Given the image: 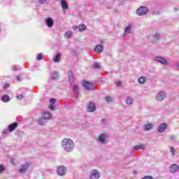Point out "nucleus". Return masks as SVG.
I'll list each match as a JSON object with an SVG mask.
<instances>
[{
	"instance_id": "obj_1",
	"label": "nucleus",
	"mask_w": 179,
	"mask_h": 179,
	"mask_svg": "<svg viewBox=\"0 0 179 179\" xmlns=\"http://www.w3.org/2000/svg\"><path fill=\"white\" fill-rule=\"evenodd\" d=\"M62 148L67 152H73L75 149V143L71 139L64 138L62 141Z\"/></svg>"
},
{
	"instance_id": "obj_2",
	"label": "nucleus",
	"mask_w": 179,
	"mask_h": 179,
	"mask_svg": "<svg viewBox=\"0 0 179 179\" xmlns=\"http://www.w3.org/2000/svg\"><path fill=\"white\" fill-rule=\"evenodd\" d=\"M31 166V162H27L20 166V169H18L19 173L21 174H26L29 171V168Z\"/></svg>"
},
{
	"instance_id": "obj_3",
	"label": "nucleus",
	"mask_w": 179,
	"mask_h": 179,
	"mask_svg": "<svg viewBox=\"0 0 179 179\" xmlns=\"http://www.w3.org/2000/svg\"><path fill=\"white\" fill-rule=\"evenodd\" d=\"M148 12H149L148 7L141 6L136 10V13L138 16H145V15H147Z\"/></svg>"
},
{
	"instance_id": "obj_4",
	"label": "nucleus",
	"mask_w": 179,
	"mask_h": 179,
	"mask_svg": "<svg viewBox=\"0 0 179 179\" xmlns=\"http://www.w3.org/2000/svg\"><path fill=\"white\" fill-rule=\"evenodd\" d=\"M155 61L156 62H158L159 64H161L162 65H166L167 66H170V62L166 60L165 58L160 57V56H156L154 57Z\"/></svg>"
},
{
	"instance_id": "obj_5",
	"label": "nucleus",
	"mask_w": 179,
	"mask_h": 179,
	"mask_svg": "<svg viewBox=\"0 0 179 179\" xmlns=\"http://www.w3.org/2000/svg\"><path fill=\"white\" fill-rule=\"evenodd\" d=\"M83 87H85L86 90H88V92H90L91 90H94V85H93V83L89 81H83Z\"/></svg>"
},
{
	"instance_id": "obj_6",
	"label": "nucleus",
	"mask_w": 179,
	"mask_h": 179,
	"mask_svg": "<svg viewBox=\"0 0 179 179\" xmlns=\"http://www.w3.org/2000/svg\"><path fill=\"white\" fill-rule=\"evenodd\" d=\"M166 97H167V94H166V92H159L156 94L155 99L157 100V101H163V100H164Z\"/></svg>"
},
{
	"instance_id": "obj_7",
	"label": "nucleus",
	"mask_w": 179,
	"mask_h": 179,
	"mask_svg": "<svg viewBox=\"0 0 179 179\" xmlns=\"http://www.w3.org/2000/svg\"><path fill=\"white\" fill-rule=\"evenodd\" d=\"M90 179H100V172L97 169L92 170L90 174Z\"/></svg>"
},
{
	"instance_id": "obj_8",
	"label": "nucleus",
	"mask_w": 179,
	"mask_h": 179,
	"mask_svg": "<svg viewBox=\"0 0 179 179\" xmlns=\"http://www.w3.org/2000/svg\"><path fill=\"white\" fill-rule=\"evenodd\" d=\"M87 110L88 113H94L96 111V104L92 101L89 102Z\"/></svg>"
},
{
	"instance_id": "obj_9",
	"label": "nucleus",
	"mask_w": 179,
	"mask_h": 179,
	"mask_svg": "<svg viewBox=\"0 0 179 179\" xmlns=\"http://www.w3.org/2000/svg\"><path fill=\"white\" fill-rule=\"evenodd\" d=\"M178 170H179V166L177 164H173L171 165L169 167V171L172 174L177 173V171H178Z\"/></svg>"
},
{
	"instance_id": "obj_10",
	"label": "nucleus",
	"mask_w": 179,
	"mask_h": 179,
	"mask_svg": "<svg viewBox=\"0 0 179 179\" xmlns=\"http://www.w3.org/2000/svg\"><path fill=\"white\" fill-rule=\"evenodd\" d=\"M57 174L60 176H65L66 174V169L64 166H59L57 168Z\"/></svg>"
},
{
	"instance_id": "obj_11",
	"label": "nucleus",
	"mask_w": 179,
	"mask_h": 179,
	"mask_svg": "<svg viewBox=\"0 0 179 179\" xmlns=\"http://www.w3.org/2000/svg\"><path fill=\"white\" fill-rule=\"evenodd\" d=\"M68 78L70 85H73V83H75V76L73 75V72L69 71Z\"/></svg>"
},
{
	"instance_id": "obj_12",
	"label": "nucleus",
	"mask_w": 179,
	"mask_h": 179,
	"mask_svg": "<svg viewBox=\"0 0 179 179\" xmlns=\"http://www.w3.org/2000/svg\"><path fill=\"white\" fill-rule=\"evenodd\" d=\"M41 117L44 119L46 120V121H48L52 118V115L50 112H43L41 114Z\"/></svg>"
},
{
	"instance_id": "obj_13",
	"label": "nucleus",
	"mask_w": 179,
	"mask_h": 179,
	"mask_svg": "<svg viewBox=\"0 0 179 179\" xmlns=\"http://www.w3.org/2000/svg\"><path fill=\"white\" fill-rule=\"evenodd\" d=\"M107 138V136H106L105 134H101L99 136V141L100 143H102V145H104L105 143H107V140L106 139Z\"/></svg>"
},
{
	"instance_id": "obj_14",
	"label": "nucleus",
	"mask_w": 179,
	"mask_h": 179,
	"mask_svg": "<svg viewBox=\"0 0 179 179\" xmlns=\"http://www.w3.org/2000/svg\"><path fill=\"white\" fill-rule=\"evenodd\" d=\"M18 125H19V123H17L16 122L8 125L9 132H13V131H15V129H16V128H17Z\"/></svg>"
},
{
	"instance_id": "obj_15",
	"label": "nucleus",
	"mask_w": 179,
	"mask_h": 179,
	"mask_svg": "<svg viewBox=\"0 0 179 179\" xmlns=\"http://www.w3.org/2000/svg\"><path fill=\"white\" fill-rule=\"evenodd\" d=\"M167 129V123H162L158 127V132H164Z\"/></svg>"
},
{
	"instance_id": "obj_16",
	"label": "nucleus",
	"mask_w": 179,
	"mask_h": 179,
	"mask_svg": "<svg viewBox=\"0 0 179 179\" xmlns=\"http://www.w3.org/2000/svg\"><path fill=\"white\" fill-rule=\"evenodd\" d=\"M45 24L48 27H52V26H54V20L51 17H48L45 19Z\"/></svg>"
},
{
	"instance_id": "obj_17",
	"label": "nucleus",
	"mask_w": 179,
	"mask_h": 179,
	"mask_svg": "<svg viewBox=\"0 0 179 179\" xmlns=\"http://www.w3.org/2000/svg\"><path fill=\"white\" fill-rule=\"evenodd\" d=\"M103 51H104V48L102 45H98L94 48V52H97L98 54H101Z\"/></svg>"
},
{
	"instance_id": "obj_18",
	"label": "nucleus",
	"mask_w": 179,
	"mask_h": 179,
	"mask_svg": "<svg viewBox=\"0 0 179 179\" xmlns=\"http://www.w3.org/2000/svg\"><path fill=\"white\" fill-rule=\"evenodd\" d=\"M38 124L41 125V127H44L47 124V120L41 116L38 120Z\"/></svg>"
},
{
	"instance_id": "obj_19",
	"label": "nucleus",
	"mask_w": 179,
	"mask_h": 179,
	"mask_svg": "<svg viewBox=\"0 0 179 179\" xmlns=\"http://www.w3.org/2000/svg\"><path fill=\"white\" fill-rule=\"evenodd\" d=\"M61 6L62 8L63 12H65L66 9H68V2H66V0H61Z\"/></svg>"
},
{
	"instance_id": "obj_20",
	"label": "nucleus",
	"mask_w": 179,
	"mask_h": 179,
	"mask_svg": "<svg viewBox=\"0 0 179 179\" xmlns=\"http://www.w3.org/2000/svg\"><path fill=\"white\" fill-rule=\"evenodd\" d=\"M59 78V73L57 71H53L52 74V80H57Z\"/></svg>"
},
{
	"instance_id": "obj_21",
	"label": "nucleus",
	"mask_w": 179,
	"mask_h": 179,
	"mask_svg": "<svg viewBox=\"0 0 179 179\" xmlns=\"http://www.w3.org/2000/svg\"><path fill=\"white\" fill-rule=\"evenodd\" d=\"M1 100L3 103H8V101H10V97L8 95H3Z\"/></svg>"
},
{
	"instance_id": "obj_22",
	"label": "nucleus",
	"mask_w": 179,
	"mask_h": 179,
	"mask_svg": "<svg viewBox=\"0 0 179 179\" xmlns=\"http://www.w3.org/2000/svg\"><path fill=\"white\" fill-rule=\"evenodd\" d=\"M153 129V124L148 123L144 125V131H150Z\"/></svg>"
},
{
	"instance_id": "obj_23",
	"label": "nucleus",
	"mask_w": 179,
	"mask_h": 179,
	"mask_svg": "<svg viewBox=\"0 0 179 179\" xmlns=\"http://www.w3.org/2000/svg\"><path fill=\"white\" fill-rule=\"evenodd\" d=\"M153 38H154V41H159V40H160V38H162L160 34H159L158 32H156L153 36H152Z\"/></svg>"
},
{
	"instance_id": "obj_24",
	"label": "nucleus",
	"mask_w": 179,
	"mask_h": 179,
	"mask_svg": "<svg viewBox=\"0 0 179 179\" xmlns=\"http://www.w3.org/2000/svg\"><path fill=\"white\" fill-rule=\"evenodd\" d=\"M131 25H128L124 29V36H127V34H129L131 33Z\"/></svg>"
},
{
	"instance_id": "obj_25",
	"label": "nucleus",
	"mask_w": 179,
	"mask_h": 179,
	"mask_svg": "<svg viewBox=\"0 0 179 179\" xmlns=\"http://www.w3.org/2000/svg\"><path fill=\"white\" fill-rule=\"evenodd\" d=\"M53 60H54V62H56V63L59 62V61H61V53L59 52L57 53Z\"/></svg>"
},
{
	"instance_id": "obj_26",
	"label": "nucleus",
	"mask_w": 179,
	"mask_h": 179,
	"mask_svg": "<svg viewBox=\"0 0 179 179\" xmlns=\"http://www.w3.org/2000/svg\"><path fill=\"white\" fill-rule=\"evenodd\" d=\"M87 27L85 25V24H81L78 26V30L80 31H86Z\"/></svg>"
},
{
	"instance_id": "obj_27",
	"label": "nucleus",
	"mask_w": 179,
	"mask_h": 179,
	"mask_svg": "<svg viewBox=\"0 0 179 179\" xmlns=\"http://www.w3.org/2000/svg\"><path fill=\"white\" fill-rule=\"evenodd\" d=\"M138 83L141 85H145V83H146V77H140L138 78Z\"/></svg>"
},
{
	"instance_id": "obj_28",
	"label": "nucleus",
	"mask_w": 179,
	"mask_h": 179,
	"mask_svg": "<svg viewBox=\"0 0 179 179\" xmlns=\"http://www.w3.org/2000/svg\"><path fill=\"white\" fill-rule=\"evenodd\" d=\"M73 92H74V93H76V94H79V86L78 85H74L73 88Z\"/></svg>"
},
{
	"instance_id": "obj_29",
	"label": "nucleus",
	"mask_w": 179,
	"mask_h": 179,
	"mask_svg": "<svg viewBox=\"0 0 179 179\" xmlns=\"http://www.w3.org/2000/svg\"><path fill=\"white\" fill-rule=\"evenodd\" d=\"M145 145H143V144L138 145L134 146V150H139V149H143Z\"/></svg>"
},
{
	"instance_id": "obj_30",
	"label": "nucleus",
	"mask_w": 179,
	"mask_h": 179,
	"mask_svg": "<svg viewBox=\"0 0 179 179\" xmlns=\"http://www.w3.org/2000/svg\"><path fill=\"white\" fill-rule=\"evenodd\" d=\"M64 37L66 38H71V37H72V32L71 31H66L64 34Z\"/></svg>"
},
{
	"instance_id": "obj_31",
	"label": "nucleus",
	"mask_w": 179,
	"mask_h": 179,
	"mask_svg": "<svg viewBox=\"0 0 179 179\" xmlns=\"http://www.w3.org/2000/svg\"><path fill=\"white\" fill-rule=\"evenodd\" d=\"M133 102H134V100L132 99V98L131 96H128L126 101L127 104L128 105L132 104Z\"/></svg>"
},
{
	"instance_id": "obj_32",
	"label": "nucleus",
	"mask_w": 179,
	"mask_h": 179,
	"mask_svg": "<svg viewBox=\"0 0 179 179\" xmlns=\"http://www.w3.org/2000/svg\"><path fill=\"white\" fill-rule=\"evenodd\" d=\"M93 68L94 69H101V67L100 66V64H99V63L97 62H95L94 64H93Z\"/></svg>"
},
{
	"instance_id": "obj_33",
	"label": "nucleus",
	"mask_w": 179,
	"mask_h": 179,
	"mask_svg": "<svg viewBox=\"0 0 179 179\" xmlns=\"http://www.w3.org/2000/svg\"><path fill=\"white\" fill-rule=\"evenodd\" d=\"M105 100L107 103H111L113 101V99L110 98V96H106Z\"/></svg>"
},
{
	"instance_id": "obj_34",
	"label": "nucleus",
	"mask_w": 179,
	"mask_h": 179,
	"mask_svg": "<svg viewBox=\"0 0 179 179\" xmlns=\"http://www.w3.org/2000/svg\"><path fill=\"white\" fill-rule=\"evenodd\" d=\"M170 141H171L172 142H176V141H177V138H176V136L172 135L170 136Z\"/></svg>"
},
{
	"instance_id": "obj_35",
	"label": "nucleus",
	"mask_w": 179,
	"mask_h": 179,
	"mask_svg": "<svg viewBox=\"0 0 179 179\" xmlns=\"http://www.w3.org/2000/svg\"><path fill=\"white\" fill-rule=\"evenodd\" d=\"M41 59H43V55L41 53H39L37 55V60L38 61H41Z\"/></svg>"
},
{
	"instance_id": "obj_36",
	"label": "nucleus",
	"mask_w": 179,
	"mask_h": 179,
	"mask_svg": "<svg viewBox=\"0 0 179 179\" xmlns=\"http://www.w3.org/2000/svg\"><path fill=\"white\" fill-rule=\"evenodd\" d=\"M3 87V89H9V87H10V85L9 83H5Z\"/></svg>"
},
{
	"instance_id": "obj_37",
	"label": "nucleus",
	"mask_w": 179,
	"mask_h": 179,
	"mask_svg": "<svg viewBox=\"0 0 179 179\" xmlns=\"http://www.w3.org/2000/svg\"><path fill=\"white\" fill-rule=\"evenodd\" d=\"M38 2L41 5H43V3H45L47 2V0H38Z\"/></svg>"
},
{
	"instance_id": "obj_38",
	"label": "nucleus",
	"mask_w": 179,
	"mask_h": 179,
	"mask_svg": "<svg viewBox=\"0 0 179 179\" xmlns=\"http://www.w3.org/2000/svg\"><path fill=\"white\" fill-rule=\"evenodd\" d=\"M3 171H5V166L0 165V173H3Z\"/></svg>"
},
{
	"instance_id": "obj_39",
	"label": "nucleus",
	"mask_w": 179,
	"mask_h": 179,
	"mask_svg": "<svg viewBox=\"0 0 179 179\" xmlns=\"http://www.w3.org/2000/svg\"><path fill=\"white\" fill-rule=\"evenodd\" d=\"M49 108L50 110H52V111H54L55 110V106H54V104H50Z\"/></svg>"
},
{
	"instance_id": "obj_40",
	"label": "nucleus",
	"mask_w": 179,
	"mask_h": 179,
	"mask_svg": "<svg viewBox=\"0 0 179 179\" xmlns=\"http://www.w3.org/2000/svg\"><path fill=\"white\" fill-rule=\"evenodd\" d=\"M23 98H24V96L22 94L17 95V100H22Z\"/></svg>"
},
{
	"instance_id": "obj_41",
	"label": "nucleus",
	"mask_w": 179,
	"mask_h": 179,
	"mask_svg": "<svg viewBox=\"0 0 179 179\" xmlns=\"http://www.w3.org/2000/svg\"><path fill=\"white\" fill-rule=\"evenodd\" d=\"M171 153H172L173 155H176V148H171Z\"/></svg>"
},
{
	"instance_id": "obj_42",
	"label": "nucleus",
	"mask_w": 179,
	"mask_h": 179,
	"mask_svg": "<svg viewBox=\"0 0 179 179\" xmlns=\"http://www.w3.org/2000/svg\"><path fill=\"white\" fill-rule=\"evenodd\" d=\"M56 100L54 98H52L50 99V103H51V104H54L55 103Z\"/></svg>"
},
{
	"instance_id": "obj_43",
	"label": "nucleus",
	"mask_w": 179,
	"mask_h": 179,
	"mask_svg": "<svg viewBox=\"0 0 179 179\" xmlns=\"http://www.w3.org/2000/svg\"><path fill=\"white\" fill-rule=\"evenodd\" d=\"M3 134L4 135H7V134H9V130H8V129L3 130Z\"/></svg>"
},
{
	"instance_id": "obj_44",
	"label": "nucleus",
	"mask_w": 179,
	"mask_h": 179,
	"mask_svg": "<svg viewBox=\"0 0 179 179\" xmlns=\"http://www.w3.org/2000/svg\"><path fill=\"white\" fill-rule=\"evenodd\" d=\"M16 80L18 81V82H22V79H20V77L19 76H16Z\"/></svg>"
},
{
	"instance_id": "obj_45",
	"label": "nucleus",
	"mask_w": 179,
	"mask_h": 179,
	"mask_svg": "<svg viewBox=\"0 0 179 179\" xmlns=\"http://www.w3.org/2000/svg\"><path fill=\"white\" fill-rule=\"evenodd\" d=\"M153 15H160V11H155Z\"/></svg>"
},
{
	"instance_id": "obj_46",
	"label": "nucleus",
	"mask_w": 179,
	"mask_h": 179,
	"mask_svg": "<svg viewBox=\"0 0 179 179\" xmlns=\"http://www.w3.org/2000/svg\"><path fill=\"white\" fill-rule=\"evenodd\" d=\"M121 85V81H117L116 83V86H120Z\"/></svg>"
},
{
	"instance_id": "obj_47",
	"label": "nucleus",
	"mask_w": 179,
	"mask_h": 179,
	"mask_svg": "<svg viewBox=\"0 0 179 179\" xmlns=\"http://www.w3.org/2000/svg\"><path fill=\"white\" fill-rule=\"evenodd\" d=\"M78 29V27L77 26L73 27V30H77Z\"/></svg>"
},
{
	"instance_id": "obj_48",
	"label": "nucleus",
	"mask_w": 179,
	"mask_h": 179,
	"mask_svg": "<svg viewBox=\"0 0 179 179\" xmlns=\"http://www.w3.org/2000/svg\"><path fill=\"white\" fill-rule=\"evenodd\" d=\"M100 43H101V44H104L105 41H104V40L101 39V40L100 41Z\"/></svg>"
},
{
	"instance_id": "obj_49",
	"label": "nucleus",
	"mask_w": 179,
	"mask_h": 179,
	"mask_svg": "<svg viewBox=\"0 0 179 179\" xmlns=\"http://www.w3.org/2000/svg\"><path fill=\"white\" fill-rule=\"evenodd\" d=\"M12 71H17V69H16V67H13Z\"/></svg>"
},
{
	"instance_id": "obj_50",
	"label": "nucleus",
	"mask_w": 179,
	"mask_h": 179,
	"mask_svg": "<svg viewBox=\"0 0 179 179\" xmlns=\"http://www.w3.org/2000/svg\"><path fill=\"white\" fill-rule=\"evenodd\" d=\"M133 174H138V172L136 171H134Z\"/></svg>"
},
{
	"instance_id": "obj_51",
	"label": "nucleus",
	"mask_w": 179,
	"mask_h": 179,
	"mask_svg": "<svg viewBox=\"0 0 179 179\" xmlns=\"http://www.w3.org/2000/svg\"><path fill=\"white\" fill-rule=\"evenodd\" d=\"M104 121H106V119H102L101 122H104Z\"/></svg>"
},
{
	"instance_id": "obj_52",
	"label": "nucleus",
	"mask_w": 179,
	"mask_h": 179,
	"mask_svg": "<svg viewBox=\"0 0 179 179\" xmlns=\"http://www.w3.org/2000/svg\"><path fill=\"white\" fill-rule=\"evenodd\" d=\"M175 10H178V8H175Z\"/></svg>"
},
{
	"instance_id": "obj_53",
	"label": "nucleus",
	"mask_w": 179,
	"mask_h": 179,
	"mask_svg": "<svg viewBox=\"0 0 179 179\" xmlns=\"http://www.w3.org/2000/svg\"><path fill=\"white\" fill-rule=\"evenodd\" d=\"M0 31H1V28H0Z\"/></svg>"
}]
</instances>
